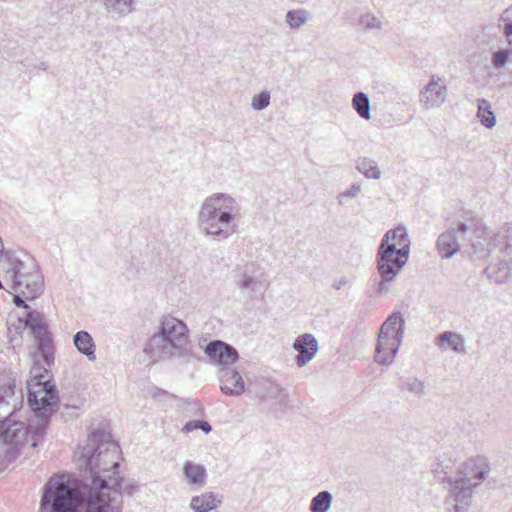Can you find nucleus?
<instances>
[{
  "label": "nucleus",
  "mask_w": 512,
  "mask_h": 512,
  "mask_svg": "<svg viewBox=\"0 0 512 512\" xmlns=\"http://www.w3.org/2000/svg\"><path fill=\"white\" fill-rule=\"evenodd\" d=\"M75 457L80 469L90 474L91 485H79L76 480L64 476L51 477L47 482L59 480L68 484L79 495V510L90 507L101 512H121L122 487L119 476V445L104 429L93 431L83 447H78Z\"/></svg>",
  "instance_id": "f257e3e1"
},
{
  "label": "nucleus",
  "mask_w": 512,
  "mask_h": 512,
  "mask_svg": "<svg viewBox=\"0 0 512 512\" xmlns=\"http://www.w3.org/2000/svg\"><path fill=\"white\" fill-rule=\"evenodd\" d=\"M31 378L27 381V401L34 412L36 422L26 423L15 419V412L0 421V438L3 442L14 446L7 451V458L12 460L19 454L18 448L30 443L32 448L44 441L51 416L55 413L59 402L55 385L43 380L48 374L46 368L37 366L31 370Z\"/></svg>",
  "instance_id": "f03ea898"
},
{
  "label": "nucleus",
  "mask_w": 512,
  "mask_h": 512,
  "mask_svg": "<svg viewBox=\"0 0 512 512\" xmlns=\"http://www.w3.org/2000/svg\"><path fill=\"white\" fill-rule=\"evenodd\" d=\"M240 210L239 203L231 195L214 193L206 197L200 206L198 228L213 240H226L237 231Z\"/></svg>",
  "instance_id": "7ed1b4c3"
},
{
  "label": "nucleus",
  "mask_w": 512,
  "mask_h": 512,
  "mask_svg": "<svg viewBox=\"0 0 512 512\" xmlns=\"http://www.w3.org/2000/svg\"><path fill=\"white\" fill-rule=\"evenodd\" d=\"M143 352L154 363L194 357L187 325L171 315L162 316L157 332L146 342Z\"/></svg>",
  "instance_id": "20e7f679"
},
{
  "label": "nucleus",
  "mask_w": 512,
  "mask_h": 512,
  "mask_svg": "<svg viewBox=\"0 0 512 512\" xmlns=\"http://www.w3.org/2000/svg\"><path fill=\"white\" fill-rule=\"evenodd\" d=\"M453 467L450 459H438L432 465V472L441 483L449 485V495L446 500L448 505H452L449 510L464 512L471 503L474 489L479 484L480 459L478 457L469 459L457 471L455 477L452 476Z\"/></svg>",
  "instance_id": "39448f33"
},
{
  "label": "nucleus",
  "mask_w": 512,
  "mask_h": 512,
  "mask_svg": "<svg viewBox=\"0 0 512 512\" xmlns=\"http://www.w3.org/2000/svg\"><path fill=\"white\" fill-rule=\"evenodd\" d=\"M1 268L5 278L12 282L14 290L24 287L22 293L27 298L34 299L43 292V276L33 258L26 256V260H23L16 252L7 250Z\"/></svg>",
  "instance_id": "423d86ee"
},
{
  "label": "nucleus",
  "mask_w": 512,
  "mask_h": 512,
  "mask_svg": "<svg viewBox=\"0 0 512 512\" xmlns=\"http://www.w3.org/2000/svg\"><path fill=\"white\" fill-rule=\"evenodd\" d=\"M409 254L406 251H394V247L379 245L376 253V270L379 277L371 279L374 294L382 296L391 291V285L407 264Z\"/></svg>",
  "instance_id": "0eeeda50"
},
{
  "label": "nucleus",
  "mask_w": 512,
  "mask_h": 512,
  "mask_svg": "<svg viewBox=\"0 0 512 512\" xmlns=\"http://www.w3.org/2000/svg\"><path fill=\"white\" fill-rule=\"evenodd\" d=\"M78 493L68 484L52 480L43 487L39 512H79ZM87 512H101L90 507Z\"/></svg>",
  "instance_id": "6e6552de"
},
{
  "label": "nucleus",
  "mask_w": 512,
  "mask_h": 512,
  "mask_svg": "<svg viewBox=\"0 0 512 512\" xmlns=\"http://www.w3.org/2000/svg\"><path fill=\"white\" fill-rule=\"evenodd\" d=\"M19 321H24L25 327L30 329L43 362L51 366L54 363V347L44 315L37 310H29L24 318H19Z\"/></svg>",
  "instance_id": "1a4fd4ad"
},
{
  "label": "nucleus",
  "mask_w": 512,
  "mask_h": 512,
  "mask_svg": "<svg viewBox=\"0 0 512 512\" xmlns=\"http://www.w3.org/2000/svg\"><path fill=\"white\" fill-rule=\"evenodd\" d=\"M447 94L445 80L437 75H432L429 82L420 91L419 101L426 110L438 108L446 101Z\"/></svg>",
  "instance_id": "9d476101"
},
{
  "label": "nucleus",
  "mask_w": 512,
  "mask_h": 512,
  "mask_svg": "<svg viewBox=\"0 0 512 512\" xmlns=\"http://www.w3.org/2000/svg\"><path fill=\"white\" fill-rule=\"evenodd\" d=\"M467 230L465 223H459L457 228L450 227L438 236L437 251L442 259H450L460 250V239Z\"/></svg>",
  "instance_id": "9b49d317"
},
{
  "label": "nucleus",
  "mask_w": 512,
  "mask_h": 512,
  "mask_svg": "<svg viewBox=\"0 0 512 512\" xmlns=\"http://www.w3.org/2000/svg\"><path fill=\"white\" fill-rule=\"evenodd\" d=\"M402 340L403 337L401 328L398 331L397 338L378 334L374 361L377 364L383 366L391 365L395 360Z\"/></svg>",
  "instance_id": "f8f14e48"
},
{
  "label": "nucleus",
  "mask_w": 512,
  "mask_h": 512,
  "mask_svg": "<svg viewBox=\"0 0 512 512\" xmlns=\"http://www.w3.org/2000/svg\"><path fill=\"white\" fill-rule=\"evenodd\" d=\"M293 349L299 353L295 357L297 366L304 367L315 357L319 350V345L314 335L304 333L294 340Z\"/></svg>",
  "instance_id": "ddd939ff"
},
{
  "label": "nucleus",
  "mask_w": 512,
  "mask_h": 512,
  "mask_svg": "<svg viewBox=\"0 0 512 512\" xmlns=\"http://www.w3.org/2000/svg\"><path fill=\"white\" fill-rule=\"evenodd\" d=\"M204 352L217 364H232L235 363L239 354L238 351L228 343L221 340H213L209 342Z\"/></svg>",
  "instance_id": "4468645a"
},
{
  "label": "nucleus",
  "mask_w": 512,
  "mask_h": 512,
  "mask_svg": "<svg viewBox=\"0 0 512 512\" xmlns=\"http://www.w3.org/2000/svg\"><path fill=\"white\" fill-rule=\"evenodd\" d=\"M219 381L221 391L228 396H239L245 391V383L240 375L234 369L224 367L219 371Z\"/></svg>",
  "instance_id": "2eb2a0df"
},
{
  "label": "nucleus",
  "mask_w": 512,
  "mask_h": 512,
  "mask_svg": "<svg viewBox=\"0 0 512 512\" xmlns=\"http://www.w3.org/2000/svg\"><path fill=\"white\" fill-rule=\"evenodd\" d=\"M234 280L241 290L255 292L260 285L257 265L247 263L242 268H238L235 271Z\"/></svg>",
  "instance_id": "dca6fc26"
},
{
  "label": "nucleus",
  "mask_w": 512,
  "mask_h": 512,
  "mask_svg": "<svg viewBox=\"0 0 512 512\" xmlns=\"http://www.w3.org/2000/svg\"><path fill=\"white\" fill-rule=\"evenodd\" d=\"M380 245L394 246V251L410 253V239L404 226L388 230L381 239Z\"/></svg>",
  "instance_id": "f3484780"
},
{
  "label": "nucleus",
  "mask_w": 512,
  "mask_h": 512,
  "mask_svg": "<svg viewBox=\"0 0 512 512\" xmlns=\"http://www.w3.org/2000/svg\"><path fill=\"white\" fill-rule=\"evenodd\" d=\"M487 278L495 283L501 284L509 280L512 273V261L498 259L490 263L484 270Z\"/></svg>",
  "instance_id": "a211bd4d"
},
{
  "label": "nucleus",
  "mask_w": 512,
  "mask_h": 512,
  "mask_svg": "<svg viewBox=\"0 0 512 512\" xmlns=\"http://www.w3.org/2000/svg\"><path fill=\"white\" fill-rule=\"evenodd\" d=\"M434 343L441 350L450 348L456 353L465 352L464 338L460 334L452 331H444L439 334L435 338Z\"/></svg>",
  "instance_id": "6ab92c4d"
},
{
  "label": "nucleus",
  "mask_w": 512,
  "mask_h": 512,
  "mask_svg": "<svg viewBox=\"0 0 512 512\" xmlns=\"http://www.w3.org/2000/svg\"><path fill=\"white\" fill-rule=\"evenodd\" d=\"M73 344L78 352L85 355L88 360H96V345L89 332L85 330L78 331L73 336Z\"/></svg>",
  "instance_id": "aec40b11"
},
{
  "label": "nucleus",
  "mask_w": 512,
  "mask_h": 512,
  "mask_svg": "<svg viewBox=\"0 0 512 512\" xmlns=\"http://www.w3.org/2000/svg\"><path fill=\"white\" fill-rule=\"evenodd\" d=\"M222 503V499L213 492L203 493L191 499L190 507L194 512H209L216 509Z\"/></svg>",
  "instance_id": "412c9836"
},
{
  "label": "nucleus",
  "mask_w": 512,
  "mask_h": 512,
  "mask_svg": "<svg viewBox=\"0 0 512 512\" xmlns=\"http://www.w3.org/2000/svg\"><path fill=\"white\" fill-rule=\"evenodd\" d=\"M401 328L402 330V337H404V330H405V320L403 318V315L396 311L390 314L386 320L382 323L379 333L390 337H398V331Z\"/></svg>",
  "instance_id": "4be33fe9"
},
{
  "label": "nucleus",
  "mask_w": 512,
  "mask_h": 512,
  "mask_svg": "<svg viewBox=\"0 0 512 512\" xmlns=\"http://www.w3.org/2000/svg\"><path fill=\"white\" fill-rule=\"evenodd\" d=\"M505 239V247L504 251L506 255H511L512 253V226L507 227L506 234L504 237H501L499 234L493 233L492 231H487L486 228L482 226V241L489 240V246L496 247L497 245L502 243V240Z\"/></svg>",
  "instance_id": "5701e85b"
},
{
  "label": "nucleus",
  "mask_w": 512,
  "mask_h": 512,
  "mask_svg": "<svg viewBox=\"0 0 512 512\" xmlns=\"http://www.w3.org/2000/svg\"><path fill=\"white\" fill-rule=\"evenodd\" d=\"M183 472L188 482L193 485L203 483L206 478L205 467L192 461L184 463Z\"/></svg>",
  "instance_id": "b1692460"
},
{
  "label": "nucleus",
  "mask_w": 512,
  "mask_h": 512,
  "mask_svg": "<svg viewBox=\"0 0 512 512\" xmlns=\"http://www.w3.org/2000/svg\"><path fill=\"white\" fill-rule=\"evenodd\" d=\"M103 4L108 12L124 17L134 11L135 2L134 0H103Z\"/></svg>",
  "instance_id": "393cba45"
},
{
  "label": "nucleus",
  "mask_w": 512,
  "mask_h": 512,
  "mask_svg": "<svg viewBox=\"0 0 512 512\" xmlns=\"http://www.w3.org/2000/svg\"><path fill=\"white\" fill-rule=\"evenodd\" d=\"M356 169L359 173L363 174L368 179L378 180L381 178V171L376 163L371 158L360 157L356 160Z\"/></svg>",
  "instance_id": "a878e982"
},
{
  "label": "nucleus",
  "mask_w": 512,
  "mask_h": 512,
  "mask_svg": "<svg viewBox=\"0 0 512 512\" xmlns=\"http://www.w3.org/2000/svg\"><path fill=\"white\" fill-rule=\"evenodd\" d=\"M352 107L361 118L365 120H369L371 118L370 100L366 93H355L352 98Z\"/></svg>",
  "instance_id": "bb28decb"
},
{
  "label": "nucleus",
  "mask_w": 512,
  "mask_h": 512,
  "mask_svg": "<svg viewBox=\"0 0 512 512\" xmlns=\"http://www.w3.org/2000/svg\"><path fill=\"white\" fill-rule=\"evenodd\" d=\"M311 19L310 12L306 9L289 10L285 15V21L291 29H300Z\"/></svg>",
  "instance_id": "cd10ccee"
},
{
  "label": "nucleus",
  "mask_w": 512,
  "mask_h": 512,
  "mask_svg": "<svg viewBox=\"0 0 512 512\" xmlns=\"http://www.w3.org/2000/svg\"><path fill=\"white\" fill-rule=\"evenodd\" d=\"M332 494L327 491H321L315 495L310 503V512H327L332 504Z\"/></svg>",
  "instance_id": "c85d7f7f"
},
{
  "label": "nucleus",
  "mask_w": 512,
  "mask_h": 512,
  "mask_svg": "<svg viewBox=\"0 0 512 512\" xmlns=\"http://www.w3.org/2000/svg\"><path fill=\"white\" fill-rule=\"evenodd\" d=\"M400 387L409 391L417 397H423L426 394V384L424 381L415 377L400 378Z\"/></svg>",
  "instance_id": "c756f323"
},
{
  "label": "nucleus",
  "mask_w": 512,
  "mask_h": 512,
  "mask_svg": "<svg viewBox=\"0 0 512 512\" xmlns=\"http://www.w3.org/2000/svg\"><path fill=\"white\" fill-rule=\"evenodd\" d=\"M478 49L479 44L474 37H467L464 41L463 55L472 68L478 66Z\"/></svg>",
  "instance_id": "7c9ffc66"
},
{
  "label": "nucleus",
  "mask_w": 512,
  "mask_h": 512,
  "mask_svg": "<svg viewBox=\"0 0 512 512\" xmlns=\"http://www.w3.org/2000/svg\"><path fill=\"white\" fill-rule=\"evenodd\" d=\"M292 406L290 405L289 395L287 391L280 393V396L274 401V405L270 407L275 418H280L286 414Z\"/></svg>",
  "instance_id": "2f4dec72"
},
{
  "label": "nucleus",
  "mask_w": 512,
  "mask_h": 512,
  "mask_svg": "<svg viewBox=\"0 0 512 512\" xmlns=\"http://www.w3.org/2000/svg\"><path fill=\"white\" fill-rule=\"evenodd\" d=\"M499 27L503 31L508 42L512 44V5L502 13L499 20Z\"/></svg>",
  "instance_id": "473e14b6"
},
{
  "label": "nucleus",
  "mask_w": 512,
  "mask_h": 512,
  "mask_svg": "<svg viewBox=\"0 0 512 512\" xmlns=\"http://www.w3.org/2000/svg\"><path fill=\"white\" fill-rule=\"evenodd\" d=\"M270 99V92L268 90H264L253 96L251 106L254 110L261 111L269 106Z\"/></svg>",
  "instance_id": "72a5a7b5"
},
{
  "label": "nucleus",
  "mask_w": 512,
  "mask_h": 512,
  "mask_svg": "<svg viewBox=\"0 0 512 512\" xmlns=\"http://www.w3.org/2000/svg\"><path fill=\"white\" fill-rule=\"evenodd\" d=\"M496 124V116L491 111V105L488 101L482 99V125L492 128Z\"/></svg>",
  "instance_id": "f704fd0d"
},
{
  "label": "nucleus",
  "mask_w": 512,
  "mask_h": 512,
  "mask_svg": "<svg viewBox=\"0 0 512 512\" xmlns=\"http://www.w3.org/2000/svg\"><path fill=\"white\" fill-rule=\"evenodd\" d=\"M195 429H201L203 432L209 433L212 430V427L207 421L204 420L189 421L183 427V431L185 432H191Z\"/></svg>",
  "instance_id": "c9c22d12"
},
{
  "label": "nucleus",
  "mask_w": 512,
  "mask_h": 512,
  "mask_svg": "<svg viewBox=\"0 0 512 512\" xmlns=\"http://www.w3.org/2000/svg\"><path fill=\"white\" fill-rule=\"evenodd\" d=\"M285 391L286 390L280 385L276 383H269L266 388V394L262 396V399L275 401L280 396V393H284Z\"/></svg>",
  "instance_id": "e433bc0d"
},
{
  "label": "nucleus",
  "mask_w": 512,
  "mask_h": 512,
  "mask_svg": "<svg viewBox=\"0 0 512 512\" xmlns=\"http://www.w3.org/2000/svg\"><path fill=\"white\" fill-rule=\"evenodd\" d=\"M362 190V187L359 183L352 184L348 189L338 195L339 204H343V200L345 198H356Z\"/></svg>",
  "instance_id": "4c0bfd02"
},
{
  "label": "nucleus",
  "mask_w": 512,
  "mask_h": 512,
  "mask_svg": "<svg viewBox=\"0 0 512 512\" xmlns=\"http://www.w3.org/2000/svg\"><path fill=\"white\" fill-rule=\"evenodd\" d=\"M509 51L508 50H498L493 54L492 63L495 68H502L508 61Z\"/></svg>",
  "instance_id": "58836bf2"
},
{
  "label": "nucleus",
  "mask_w": 512,
  "mask_h": 512,
  "mask_svg": "<svg viewBox=\"0 0 512 512\" xmlns=\"http://www.w3.org/2000/svg\"><path fill=\"white\" fill-rule=\"evenodd\" d=\"M360 23L369 29H373V28L380 29L381 28V21L378 18H376L374 15H371V14H366V15L362 16L360 19Z\"/></svg>",
  "instance_id": "ea45409f"
},
{
  "label": "nucleus",
  "mask_w": 512,
  "mask_h": 512,
  "mask_svg": "<svg viewBox=\"0 0 512 512\" xmlns=\"http://www.w3.org/2000/svg\"><path fill=\"white\" fill-rule=\"evenodd\" d=\"M149 392H150V394H151V396L153 398H157L159 396H165V397H168V398H174V395L169 394L167 391L162 390V389H160L158 387H152Z\"/></svg>",
  "instance_id": "a19ab883"
},
{
  "label": "nucleus",
  "mask_w": 512,
  "mask_h": 512,
  "mask_svg": "<svg viewBox=\"0 0 512 512\" xmlns=\"http://www.w3.org/2000/svg\"><path fill=\"white\" fill-rule=\"evenodd\" d=\"M13 303L17 306V307H21V308H25V309H28L29 306L27 305V303L23 300V298L20 296V295H14L13 297Z\"/></svg>",
  "instance_id": "79ce46f5"
},
{
  "label": "nucleus",
  "mask_w": 512,
  "mask_h": 512,
  "mask_svg": "<svg viewBox=\"0 0 512 512\" xmlns=\"http://www.w3.org/2000/svg\"><path fill=\"white\" fill-rule=\"evenodd\" d=\"M137 489V486L134 483L127 484L124 488V492L128 495H132Z\"/></svg>",
  "instance_id": "37998d69"
},
{
  "label": "nucleus",
  "mask_w": 512,
  "mask_h": 512,
  "mask_svg": "<svg viewBox=\"0 0 512 512\" xmlns=\"http://www.w3.org/2000/svg\"><path fill=\"white\" fill-rule=\"evenodd\" d=\"M346 284V280L345 278H341L337 283H335L333 285V287L336 289V290H340L342 288L343 285Z\"/></svg>",
  "instance_id": "c03bdc74"
},
{
  "label": "nucleus",
  "mask_w": 512,
  "mask_h": 512,
  "mask_svg": "<svg viewBox=\"0 0 512 512\" xmlns=\"http://www.w3.org/2000/svg\"><path fill=\"white\" fill-rule=\"evenodd\" d=\"M487 465L482 461V482L485 480L486 473L488 472Z\"/></svg>",
  "instance_id": "a18cd8bd"
},
{
  "label": "nucleus",
  "mask_w": 512,
  "mask_h": 512,
  "mask_svg": "<svg viewBox=\"0 0 512 512\" xmlns=\"http://www.w3.org/2000/svg\"><path fill=\"white\" fill-rule=\"evenodd\" d=\"M475 103L477 106L476 117L480 118V99H476Z\"/></svg>",
  "instance_id": "49530a36"
},
{
  "label": "nucleus",
  "mask_w": 512,
  "mask_h": 512,
  "mask_svg": "<svg viewBox=\"0 0 512 512\" xmlns=\"http://www.w3.org/2000/svg\"><path fill=\"white\" fill-rule=\"evenodd\" d=\"M47 68H48V66H47V64H46V63L42 62V63L40 64V69H42V70H47Z\"/></svg>",
  "instance_id": "de8ad7c7"
}]
</instances>
